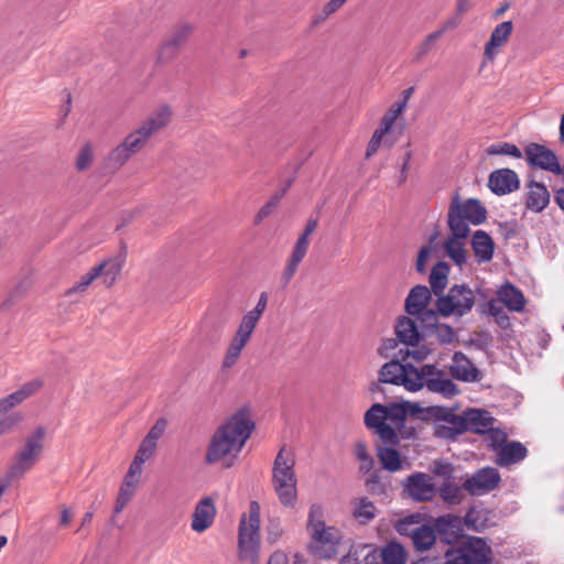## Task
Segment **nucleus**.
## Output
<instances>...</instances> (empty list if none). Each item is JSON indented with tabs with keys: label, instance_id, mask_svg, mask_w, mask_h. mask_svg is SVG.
Segmentation results:
<instances>
[{
	"label": "nucleus",
	"instance_id": "1",
	"mask_svg": "<svg viewBox=\"0 0 564 564\" xmlns=\"http://www.w3.org/2000/svg\"><path fill=\"white\" fill-rule=\"evenodd\" d=\"M254 427L246 411H238L217 427L208 443L205 463L207 465L221 464L231 467Z\"/></svg>",
	"mask_w": 564,
	"mask_h": 564
},
{
	"label": "nucleus",
	"instance_id": "2",
	"mask_svg": "<svg viewBox=\"0 0 564 564\" xmlns=\"http://www.w3.org/2000/svg\"><path fill=\"white\" fill-rule=\"evenodd\" d=\"M173 118L170 105H160L141 123L126 135L107 156V166L118 170L135 153L145 148L149 140L166 128Z\"/></svg>",
	"mask_w": 564,
	"mask_h": 564
},
{
	"label": "nucleus",
	"instance_id": "3",
	"mask_svg": "<svg viewBox=\"0 0 564 564\" xmlns=\"http://www.w3.org/2000/svg\"><path fill=\"white\" fill-rule=\"evenodd\" d=\"M295 458L291 451L282 447L272 468V484L279 501L286 508H293L297 500Z\"/></svg>",
	"mask_w": 564,
	"mask_h": 564
},
{
	"label": "nucleus",
	"instance_id": "4",
	"mask_svg": "<svg viewBox=\"0 0 564 564\" xmlns=\"http://www.w3.org/2000/svg\"><path fill=\"white\" fill-rule=\"evenodd\" d=\"M261 507L258 501L249 503L248 512L241 514L238 525V554L251 564L259 562Z\"/></svg>",
	"mask_w": 564,
	"mask_h": 564
},
{
	"label": "nucleus",
	"instance_id": "5",
	"mask_svg": "<svg viewBox=\"0 0 564 564\" xmlns=\"http://www.w3.org/2000/svg\"><path fill=\"white\" fill-rule=\"evenodd\" d=\"M307 531L311 536L310 549L321 558H330L337 553L340 542V532L334 527H327L323 521V510L319 506H312L308 513Z\"/></svg>",
	"mask_w": 564,
	"mask_h": 564
},
{
	"label": "nucleus",
	"instance_id": "6",
	"mask_svg": "<svg viewBox=\"0 0 564 564\" xmlns=\"http://www.w3.org/2000/svg\"><path fill=\"white\" fill-rule=\"evenodd\" d=\"M487 219V210L478 199L468 198L460 200L458 196L452 199L447 213V224L451 234L468 237L469 225H481Z\"/></svg>",
	"mask_w": 564,
	"mask_h": 564
},
{
	"label": "nucleus",
	"instance_id": "7",
	"mask_svg": "<svg viewBox=\"0 0 564 564\" xmlns=\"http://www.w3.org/2000/svg\"><path fill=\"white\" fill-rule=\"evenodd\" d=\"M379 381L394 386H402L410 392H416L422 389L419 369L405 361V356L399 352L386 362L379 371Z\"/></svg>",
	"mask_w": 564,
	"mask_h": 564
},
{
	"label": "nucleus",
	"instance_id": "8",
	"mask_svg": "<svg viewBox=\"0 0 564 564\" xmlns=\"http://www.w3.org/2000/svg\"><path fill=\"white\" fill-rule=\"evenodd\" d=\"M44 437L45 429L40 426L25 440L9 467V478H21L33 468L43 453Z\"/></svg>",
	"mask_w": 564,
	"mask_h": 564
},
{
	"label": "nucleus",
	"instance_id": "9",
	"mask_svg": "<svg viewBox=\"0 0 564 564\" xmlns=\"http://www.w3.org/2000/svg\"><path fill=\"white\" fill-rule=\"evenodd\" d=\"M475 304L473 291L465 285H454L448 293L437 300V312L444 316H463L471 311Z\"/></svg>",
	"mask_w": 564,
	"mask_h": 564
},
{
	"label": "nucleus",
	"instance_id": "10",
	"mask_svg": "<svg viewBox=\"0 0 564 564\" xmlns=\"http://www.w3.org/2000/svg\"><path fill=\"white\" fill-rule=\"evenodd\" d=\"M318 226L317 218H310L306 221V225L303 231L297 237L292 251L286 260V264L283 271V279L285 283L290 282L292 278L295 275L300 263L305 258L308 247L311 243V237L315 232Z\"/></svg>",
	"mask_w": 564,
	"mask_h": 564
},
{
	"label": "nucleus",
	"instance_id": "11",
	"mask_svg": "<svg viewBox=\"0 0 564 564\" xmlns=\"http://www.w3.org/2000/svg\"><path fill=\"white\" fill-rule=\"evenodd\" d=\"M318 226L317 218H310L306 221V225L303 231L297 237L292 251L286 260V264L283 271V279L285 283L290 282L292 278L295 275L300 263L305 258L308 247L311 243V237L315 232Z\"/></svg>",
	"mask_w": 564,
	"mask_h": 564
},
{
	"label": "nucleus",
	"instance_id": "12",
	"mask_svg": "<svg viewBox=\"0 0 564 564\" xmlns=\"http://www.w3.org/2000/svg\"><path fill=\"white\" fill-rule=\"evenodd\" d=\"M445 421L454 424L456 432L470 431L478 434L491 430L495 423V419L487 411L478 409L467 410L463 415L448 414Z\"/></svg>",
	"mask_w": 564,
	"mask_h": 564
},
{
	"label": "nucleus",
	"instance_id": "13",
	"mask_svg": "<svg viewBox=\"0 0 564 564\" xmlns=\"http://www.w3.org/2000/svg\"><path fill=\"white\" fill-rule=\"evenodd\" d=\"M419 375L422 389L425 387L430 392L441 394L444 398H452L458 393L457 386L434 365L422 366L419 369Z\"/></svg>",
	"mask_w": 564,
	"mask_h": 564
},
{
	"label": "nucleus",
	"instance_id": "14",
	"mask_svg": "<svg viewBox=\"0 0 564 564\" xmlns=\"http://www.w3.org/2000/svg\"><path fill=\"white\" fill-rule=\"evenodd\" d=\"M525 160L529 165L562 175L564 166L558 163L556 154L547 147L540 143H529L524 149Z\"/></svg>",
	"mask_w": 564,
	"mask_h": 564
},
{
	"label": "nucleus",
	"instance_id": "15",
	"mask_svg": "<svg viewBox=\"0 0 564 564\" xmlns=\"http://www.w3.org/2000/svg\"><path fill=\"white\" fill-rule=\"evenodd\" d=\"M365 424L368 429L375 430L382 442L390 445L398 444L399 437L394 427L387 423L386 405L375 403L365 413Z\"/></svg>",
	"mask_w": 564,
	"mask_h": 564
},
{
	"label": "nucleus",
	"instance_id": "16",
	"mask_svg": "<svg viewBox=\"0 0 564 564\" xmlns=\"http://www.w3.org/2000/svg\"><path fill=\"white\" fill-rule=\"evenodd\" d=\"M431 301V291L425 285H416L411 289L405 300V311L409 315H416L423 322L434 324L436 322V314L433 310H427Z\"/></svg>",
	"mask_w": 564,
	"mask_h": 564
},
{
	"label": "nucleus",
	"instance_id": "17",
	"mask_svg": "<svg viewBox=\"0 0 564 564\" xmlns=\"http://www.w3.org/2000/svg\"><path fill=\"white\" fill-rule=\"evenodd\" d=\"M500 480V474L496 468L484 467L467 478L463 488L471 496H481L496 489Z\"/></svg>",
	"mask_w": 564,
	"mask_h": 564
},
{
	"label": "nucleus",
	"instance_id": "18",
	"mask_svg": "<svg viewBox=\"0 0 564 564\" xmlns=\"http://www.w3.org/2000/svg\"><path fill=\"white\" fill-rule=\"evenodd\" d=\"M404 491L419 502L430 501L436 494V487L432 477L425 473H414L404 481Z\"/></svg>",
	"mask_w": 564,
	"mask_h": 564
},
{
	"label": "nucleus",
	"instance_id": "19",
	"mask_svg": "<svg viewBox=\"0 0 564 564\" xmlns=\"http://www.w3.org/2000/svg\"><path fill=\"white\" fill-rule=\"evenodd\" d=\"M513 30L511 21H503L495 26L484 48L485 62L492 63L501 48L508 43Z\"/></svg>",
	"mask_w": 564,
	"mask_h": 564
},
{
	"label": "nucleus",
	"instance_id": "20",
	"mask_svg": "<svg viewBox=\"0 0 564 564\" xmlns=\"http://www.w3.org/2000/svg\"><path fill=\"white\" fill-rule=\"evenodd\" d=\"M520 180L517 173L510 169H499L490 173L488 187L496 195H507L517 191Z\"/></svg>",
	"mask_w": 564,
	"mask_h": 564
},
{
	"label": "nucleus",
	"instance_id": "21",
	"mask_svg": "<svg viewBox=\"0 0 564 564\" xmlns=\"http://www.w3.org/2000/svg\"><path fill=\"white\" fill-rule=\"evenodd\" d=\"M216 517V507L210 497L199 500L192 516L191 527L197 533L205 532L212 527Z\"/></svg>",
	"mask_w": 564,
	"mask_h": 564
},
{
	"label": "nucleus",
	"instance_id": "22",
	"mask_svg": "<svg viewBox=\"0 0 564 564\" xmlns=\"http://www.w3.org/2000/svg\"><path fill=\"white\" fill-rule=\"evenodd\" d=\"M449 372L453 378L464 382H476L481 378L479 370L459 351L453 355Z\"/></svg>",
	"mask_w": 564,
	"mask_h": 564
},
{
	"label": "nucleus",
	"instance_id": "23",
	"mask_svg": "<svg viewBox=\"0 0 564 564\" xmlns=\"http://www.w3.org/2000/svg\"><path fill=\"white\" fill-rule=\"evenodd\" d=\"M43 386L40 379L31 380L22 384L17 391L0 399V413H6L23 403L28 398L35 394Z\"/></svg>",
	"mask_w": 564,
	"mask_h": 564
},
{
	"label": "nucleus",
	"instance_id": "24",
	"mask_svg": "<svg viewBox=\"0 0 564 564\" xmlns=\"http://www.w3.org/2000/svg\"><path fill=\"white\" fill-rule=\"evenodd\" d=\"M471 250L478 263H487L492 260L496 245L491 236L485 230H476L470 240Z\"/></svg>",
	"mask_w": 564,
	"mask_h": 564
},
{
	"label": "nucleus",
	"instance_id": "25",
	"mask_svg": "<svg viewBox=\"0 0 564 564\" xmlns=\"http://www.w3.org/2000/svg\"><path fill=\"white\" fill-rule=\"evenodd\" d=\"M528 455L527 447L517 441L507 442L496 453L495 463L500 467H508L523 460Z\"/></svg>",
	"mask_w": 564,
	"mask_h": 564
},
{
	"label": "nucleus",
	"instance_id": "26",
	"mask_svg": "<svg viewBox=\"0 0 564 564\" xmlns=\"http://www.w3.org/2000/svg\"><path fill=\"white\" fill-rule=\"evenodd\" d=\"M460 549L465 553L469 564H488L491 560V549L481 539H473Z\"/></svg>",
	"mask_w": 564,
	"mask_h": 564
},
{
	"label": "nucleus",
	"instance_id": "27",
	"mask_svg": "<svg viewBox=\"0 0 564 564\" xmlns=\"http://www.w3.org/2000/svg\"><path fill=\"white\" fill-rule=\"evenodd\" d=\"M498 301L511 312H522L525 306L523 293L511 283H505L497 292Z\"/></svg>",
	"mask_w": 564,
	"mask_h": 564
},
{
	"label": "nucleus",
	"instance_id": "28",
	"mask_svg": "<svg viewBox=\"0 0 564 564\" xmlns=\"http://www.w3.org/2000/svg\"><path fill=\"white\" fill-rule=\"evenodd\" d=\"M122 265V258L113 257L106 259L101 263L93 267V270L98 272V278L102 279V283L106 288H111L120 276Z\"/></svg>",
	"mask_w": 564,
	"mask_h": 564
},
{
	"label": "nucleus",
	"instance_id": "29",
	"mask_svg": "<svg viewBox=\"0 0 564 564\" xmlns=\"http://www.w3.org/2000/svg\"><path fill=\"white\" fill-rule=\"evenodd\" d=\"M528 188L527 207L535 213L542 212L550 203V193L546 186L531 181Z\"/></svg>",
	"mask_w": 564,
	"mask_h": 564
},
{
	"label": "nucleus",
	"instance_id": "30",
	"mask_svg": "<svg viewBox=\"0 0 564 564\" xmlns=\"http://www.w3.org/2000/svg\"><path fill=\"white\" fill-rule=\"evenodd\" d=\"M465 238L452 234L444 242L446 256L458 267H463L467 261V251L463 241Z\"/></svg>",
	"mask_w": 564,
	"mask_h": 564
},
{
	"label": "nucleus",
	"instance_id": "31",
	"mask_svg": "<svg viewBox=\"0 0 564 564\" xmlns=\"http://www.w3.org/2000/svg\"><path fill=\"white\" fill-rule=\"evenodd\" d=\"M395 335L401 343L408 346H414L420 340V333L415 322L405 316L401 317L397 323Z\"/></svg>",
	"mask_w": 564,
	"mask_h": 564
},
{
	"label": "nucleus",
	"instance_id": "32",
	"mask_svg": "<svg viewBox=\"0 0 564 564\" xmlns=\"http://www.w3.org/2000/svg\"><path fill=\"white\" fill-rule=\"evenodd\" d=\"M435 533L437 532L441 538L449 541L451 538H456L460 529V519L455 516L446 514L437 518L434 523Z\"/></svg>",
	"mask_w": 564,
	"mask_h": 564
},
{
	"label": "nucleus",
	"instance_id": "33",
	"mask_svg": "<svg viewBox=\"0 0 564 564\" xmlns=\"http://www.w3.org/2000/svg\"><path fill=\"white\" fill-rule=\"evenodd\" d=\"M436 541L435 530L430 524H421L416 527L415 532L412 536V542L417 551L430 550Z\"/></svg>",
	"mask_w": 564,
	"mask_h": 564
},
{
	"label": "nucleus",
	"instance_id": "34",
	"mask_svg": "<svg viewBox=\"0 0 564 564\" xmlns=\"http://www.w3.org/2000/svg\"><path fill=\"white\" fill-rule=\"evenodd\" d=\"M354 517L362 524L370 522L377 514V508L368 498H358L352 501Z\"/></svg>",
	"mask_w": 564,
	"mask_h": 564
},
{
	"label": "nucleus",
	"instance_id": "35",
	"mask_svg": "<svg viewBox=\"0 0 564 564\" xmlns=\"http://www.w3.org/2000/svg\"><path fill=\"white\" fill-rule=\"evenodd\" d=\"M406 551L398 542H389L381 550V557L384 564H405Z\"/></svg>",
	"mask_w": 564,
	"mask_h": 564
},
{
	"label": "nucleus",
	"instance_id": "36",
	"mask_svg": "<svg viewBox=\"0 0 564 564\" xmlns=\"http://www.w3.org/2000/svg\"><path fill=\"white\" fill-rule=\"evenodd\" d=\"M449 267L445 262H437L431 271L430 284L435 294L443 292L447 284Z\"/></svg>",
	"mask_w": 564,
	"mask_h": 564
},
{
	"label": "nucleus",
	"instance_id": "37",
	"mask_svg": "<svg viewBox=\"0 0 564 564\" xmlns=\"http://www.w3.org/2000/svg\"><path fill=\"white\" fill-rule=\"evenodd\" d=\"M378 458H379L382 467L390 473H395L402 468V462L400 458V454L394 448L379 447L378 448Z\"/></svg>",
	"mask_w": 564,
	"mask_h": 564
},
{
	"label": "nucleus",
	"instance_id": "38",
	"mask_svg": "<svg viewBox=\"0 0 564 564\" xmlns=\"http://www.w3.org/2000/svg\"><path fill=\"white\" fill-rule=\"evenodd\" d=\"M463 486L449 481H444L438 488V495L447 505H459L464 498Z\"/></svg>",
	"mask_w": 564,
	"mask_h": 564
},
{
	"label": "nucleus",
	"instance_id": "39",
	"mask_svg": "<svg viewBox=\"0 0 564 564\" xmlns=\"http://www.w3.org/2000/svg\"><path fill=\"white\" fill-rule=\"evenodd\" d=\"M254 329H256V327L253 325L241 319L230 344L236 346L237 348L243 350L245 347L250 341Z\"/></svg>",
	"mask_w": 564,
	"mask_h": 564
},
{
	"label": "nucleus",
	"instance_id": "40",
	"mask_svg": "<svg viewBox=\"0 0 564 564\" xmlns=\"http://www.w3.org/2000/svg\"><path fill=\"white\" fill-rule=\"evenodd\" d=\"M486 153L488 155H506L514 159H521L523 155L516 144L509 142L494 143L486 149Z\"/></svg>",
	"mask_w": 564,
	"mask_h": 564
},
{
	"label": "nucleus",
	"instance_id": "41",
	"mask_svg": "<svg viewBox=\"0 0 564 564\" xmlns=\"http://www.w3.org/2000/svg\"><path fill=\"white\" fill-rule=\"evenodd\" d=\"M422 517L419 513H413L397 521L394 528L401 535H406L412 539L416 527H420Z\"/></svg>",
	"mask_w": 564,
	"mask_h": 564
},
{
	"label": "nucleus",
	"instance_id": "42",
	"mask_svg": "<svg viewBox=\"0 0 564 564\" xmlns=\"http://www.w3.org/2000/svg\"><path fill=\"white\" fill-rule=\"evenodd\" d=\"M405 110L404 102H393L380 120L379 127L390 132L395 120Z\"/></svg>",
	"mask_w": 564,
	"mask_h": 564
},
{
	"label": "nucleus",
	"instance_id": "43",
	"mask_svg": "<svg viewBox=\"0 0 564 564\" xmlns=\"http://www.w3.org/2000/svg\"><path fill=\"white\" fill-rule=\"evenodd\" d=\"M389 132L383 130L382 128L378 127L375 132L372 133L368 145L366 150V158L370 159L372 155L376 154V152L380 149L382 144H387L391 147L393 142H388V139H386L387 134Z\"/></svg>",
	"mask_w": 564,
	"mask_h": 564
},
{
	"label": "nucleus",
	"instance_id": "44",
	"mask_svg": "<svg viewBox=\"0 0 564 564\" xmlns=\"http://www.w3.org/2000/svg\"><path fill=\"white\" fill-rule=\"evenodd\" d=\"M265 533L267 542L269 544H276L278 542L282 541L285 534L282 521L275 517L270 518L265 527Z\"/></svg>",
	"mask_w": 564,
	"mask_h": 564
},
{
	"label": "nucleus",
	"instance_id": "45",
	"mask_svg": "<svg viewBox=\"0 0 564 564\" xmlns=\"http://www.w3.org/2000/svg\"><path fill=\"white\" fill-rule=\"evenodd\" d=\"M286 188H283L276 193H274L271 198L259 209L256 215L254 223L257 225L261 224L268 216L271 215L273 209L279 205L280 200L284 196Z\"/></svg>",
	"mask_w": 564,
	"mask_h": 564
},
{
	"label": "nucleus",
	"instance_id": "46",
	"mask_svg": "<svg viewBox=\"0 0 564 564\" xmlns=\"http://www.w3.org/2000/svg\"><path fill=\"white\" fill-rule=\"evenodd\" d=\"M268 304V295L265 292H262L259 296L258 303L254 308L247 312L241 319L248 322L249 324L257 327L263 312L265 311Z\"/></svg>",
	"mask_w": 564,
	"mask_h": 564
},
{
	"label": "nucleus",
	"instance_id": "47",
	"mask_svg": "<svg viewBox=\"0 0 564 564\" xmlns=\"http://www.w3.org/2000/svg\"><path fill=\"white\" fill-rule=\"evenodd\" d=\"M387 410V423L391 426L400 427L405 421L406 411L404 406L400 404L386 405Z\"/></svg>",
	"mask_w": 564,
	"mask_h": 564
},
{
	"label": "nucleus",
	"instance_id": "48",
	"mask_svg": "<svg viewBox=\"0 0 564 564\" xmlns=\"http://www.w3.org/2000/svg\"><path fill=\"white\" fill-rule=\"evenodd\" d=\"M180 48L172 43L169 39L161 43L158 48V62L167 64L173 61L178 53Z\"/></svg>",
	"mask_w": 564,
	"mask_h": 564
},
{
	"label": "nucleus",
	"instance_id": "49",
	"mask_svg": "<svg viewBox=\"0 0 564 564\" xmlns=\"http://www.w3.org/2000/svg\"><path fill=\"white\" fill-rule=\"evenodd\" d=\"M98 279V272L93 270V268L84 274L69 290H67L66 295L70 296L74 293H82L87 290V288Z\"/></svg>",
	"mask_w": 564,
	"mask_h": 564
},
{
	"label": "nucleus",
	"instance_id": "50",
	"mask_svg": "<svg viewBox=\"0 0 564 564\" xmlns=\"http://www.w3.org/2000/svg\"><path fill=\"white\" fill-rule=\"evenodd\" d=\"M24 420L22 412H12L0 420V436L11 432Z\"/></svg>",
	"mask_w": 564,
	"mask_h": 564
},
{
	"label": "nucleus",
	"instance_id": "51",
	"mask_svg": "<svg viewBox=\"0 0 564 564\" xmlns=\"http://www.w3.org/2000/svg\"><path fill=\"white\" fill-rule=\"evenodd\" d=\"M488 312L491 316L496 318V322L501 327H507L509 325V317L506 314L502 304L498 300H491L488 303Z\"/></svg>",
	"mask_w": 564,
	"mask_h": 564
},
{
	"label": "nucleus",
	"instance_id": "52",
	"mask_svg": "<svg viewBox=\"0 0 564 564\" xmlns=\"http://www.w3.org/2000/svg\"><path fill=\"white\" fill-rule=\"evenodd\" d=\"M441 39V32H432L430 33L416 47V59L423 58L426 54H429L437 40Z\"/></svg>",
	"mask_w": 564,
	"mask_h": 564
},
{
	"label": "nucleus",
	"instance_id": "53",
	"mask_svg": "<svg viewBox=\"0 0 564 564\" xmlns=\"http://www.w3.org/2000/svg\"><path fill=\"white\" fill-rule=\"evenodd\" d=\"M486 433H488V445L495 454L508 442L507 434L501 430L495 429L494 425L491 426V430Z\"/></svg>",
	"mask_w": 564,
	"mask_h": 564
},
{
	"label": "nucleus",
	"instance_id": "54",
	"mask_svg": "<svg viewBox=\"0 0 564 564\" xmlns=\"http://www.w3.org/2000/svg\"><path fill=\"white\" fill-rule=\"evenodd\" d=\"M193 32V28L189 24H183L177 26L169 40L174 43L178 48L188 40Z\"/></svg>",
	"mask_w": 564,
	"mask_h": 564
},
{
	"label": "nucleus",
	"instance_id": "55",
	"mask_svg": "<svg viewBox=\"0 0 564 564\" xmlns=\"http://www.w3.org/2000/svg\"><path fill=\"white\" fill-rule=\"evenodd\" d=\"M93 158H94L93 147L89 143H87L80 149V151L78 153V156L76 159V169L78 171L87 170L93 162Z\"/></svg>",
	"mask_w": 564,
	"mask_h": 564
},
{
	"label": "nucleus",
	"instance_id": "56",
	"mask_svg": "<svg viewBox=\"0 0 564 564\" xmlns=\"http://www.w3.org/2000/svg\"><path fill=\"white\" fill-rule=\"evenodd\" d=\"M135 489L121 485L116 500L115 512L120 513L134 496Z\"/></svg>",
	"mask_w": 564,
	"mask_h": 564
},
{
	"label": "nucleus",
	"instance_id": "57",
	"mask_svg": "<svg viewBox=\"0 0 564 564\" xmlns=\"http://www.w3.org/2000/svg\"><path fill=\"white\" fill-rule=\"evenodd\" d=\"M242 350L237 348L236 346L229 344L225 356L223 358V368L229 369L231 368L239 359Z\"/></svg>",
	"mask_w": 564,
	"mask_h": 564
},
{
	"label": "nucleus",
	"instance_id": "58",
	"mask_svg": "<svg viewBox=\"0 0 564 564\" xmlns=\"http://www.w3.org/2000/svg\"><path fill=\"white\" fill-rule=\"evenodd\" d=\"M166 427V421L164 419H160L155 422V424L150 429L145 438L155 443L158 445V441L162 437Z\"/></svg>",
	"mask_w": 564,
	"mask_h": 564
},
{
	"label": "nucleus",
	"instance_id": "59",
	"mask_svg": "<svg viewBox=\"0 0 564 564\" xmlns=\"http://www.w3.org/2000/svg\"><path fill=\"white\" fill-rule=\"evenodd\" d=\"M445 560V564H469L460 547L446 551Z\"/></svg>",
	"mask_w": 564,
	"mask_h": 564
},
{
	"label": "nucleus",
	"instance_id": "60",
	"mask_svg": "<svg viewBox=\"0 0 564 564\" xmlns=\"http://www.w3.org/2000/svg\"><path fill=\"white\" fill-rule=\"evenodd\" d=\"M156 448V444L147 440L145 437L142 440L135 456L141 457L143 460H148L152 457Z\"/></svg>",
	"mask_w": 564,
	"mask_h": 564
},
{
	"label": "nucleus",
	"instance_id": "61",
	"mask_svg": "<svg viewBox=\"0 0 564 564\" xmlns=\"http://www.w3.org/2000/svg\"><path fill=\"white\" fill-rule=\"evenodd\" d=\"M397 347H398V343L394 338H387L381 343L380 347L378 348V354L382 358H391L392 359L393 356L397 355V352H393Z\"/></svg>",
	"mask_w": 564,
	"mask_h": 564
},
{
	"label": "nucleus",
	"instance_id": "62",
	"mask_svg": "<svg viewBox=\"0 0 564 564\" xmlns=\"http://www.w3.org/2000/svg\"><path fill=\"white\" fill-rule=\"evenodd\" d=\"M398 352H399L400 356H405V360L409 357H412L415 361H422V360H424L429 356L430 350L424 348V347L415 348V349H409V348L402 349V348H400L398 350Z\"/></svg>",
	"mask_w": 564,
	"mask_h": 564
},
{
	"label": "nucleus",
	"instance_id": "63",
	"mask_svg": "<svg viewBox=\"0 0 564 564\" xmlns=\"http://www.w3.org/2000/svg\"><path fill=\"white\" fill-rule=\"evenodd\" d=\"M433 473L437 476L444 477L446 481H449L454 474V467L447 462H436L434 464Z\"/></svg>",
	"mask_w": 564,
	"mask_h": 564
},
{
	"label": "nucleus",
	"instance_id": "64",
	"mask_svg": "<svg viewBox=\"0 0 564 564\" xmlns=\"http://www.w3.org/2000/svg\"><path fill=\"white\" fill-rule=\"evenodd\" d=\"M345 4L344 0H329L322 9L318 20L324 21Z\"/></svg>",
	"mask_w": 564,
	"mask_h": 564
}]
</instances>
